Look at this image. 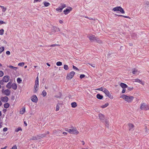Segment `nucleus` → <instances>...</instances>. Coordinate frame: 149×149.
I'll use <instances>...</instances> for the list:
<instances>
[{"mask_svg": "<svg viewBox=\"0 0 149 149\" xmlns=\"http://www.w3.org/2000/svg\"><path fill=\"white\" fill-rule=\"evenodd\" d=\"M69 129H68V128H65V131H67L69 132L68 130H69Z\"/></svg>", "mask_w": 149, "mask_h": 149, "instance_id": "69168bd1", "label": "nucleus"}, {"mask_svg": "<svg viewBox=\"0 0 149 149\" xmlns=\"http://www.w3.org/2000/svg\"><path fill=\"white\" fill-rule=\"evenodd\" d=\"M60 105V103H58L56 106V111H58L59 110V105Z\"/></svg>", "mask_w": 149, "mask_h": 149, "instance_id": "cd10ccee", "label": "nucleus"}, {"mask_svg": "<svg viewBox=\"0 0 149 149\" xmlns=\"http://www.w3.org/2000/svg\"><path fill=\"white\" fill-rule=\"evenodd\" d=\"M128 125L129 127V130H130L131 129H132L134 128V125L132 124H129Z\"/></svg>", "mask_w": 149, "mask_h": 149, "instance_id": "5701e85b", "label": "nucleus"}, {"mask_svg": "<svg viewBox=\"0 0 149 149\" xmlns=\"http://www.w3.org/2000/svg\"><path fill=\"white\" fill-rule=\"evenodd\" d=\"M120 6H118L113 8V10L114 11H119L120 8Z\"/></svg>", "mask_w": 149, "mask_h": 149, "instance_id": "b1692460", "label": "nucleus"}, {"mask_svg": "<svg viewBox=\"0 0 149 149\" xmlns=\"http://www.w3.org/2000/svg\"><path fill=\"white\" fill-rule=\"evenodd\" d=\"M6 24V23L4 22L3 21L0 20V24Z\"/></svg>", "mask_w": 149, "mask_h": 149, "instance_id": "5fc2aeb1", "label": "nucleus"}, {"mask_svg": "<svg viewBox=\"0 0 149 149\" xmlns=\"http://www.w3.org/2000/svg\"><path fill=\"white\" fill-rule=\"evenodd\" d=\"M43 3L45 7L49 6L50 5V3L46 1L44 2Z\"/></svg>", "mask_w": 149, "mask_h": 149, "instance_id": "aec40b11", "label": "nucleus"}, {"mask_svg": "<svg viewBox=\"0 0 149 149\" xmlns=\"http://www.w3.org/2000/svg\"><path fill=\"white\" fill-rule=\"evenodd\" d=\"M119 11H120L122 13H124L125 12L123 9L121 7H120Z\"/></svg>", "mask_w": 149, "mask_h": 149, "instance_id": "2f4dec72", "label": "nucleus"}, {"mask_svg": "<svg viewBox=\"0 0 149 149\" xmlns=\"http://www.w3.org/2000/svg\"><path fill=\"white\" fill-rule=\"evenodd\" d=\"M39 86V82H35V85L34 87V92L36 93L37 92L38 90V88Z\"/></svg>", "mask_w": 149, "mask_h": 149, "instance_id": "6e6552de", "label": "nucleus"}, {"mask_svg": "<svg viewBox=\"0 0 149 149\" xmlns=\"http://www.w3.org/2000/svg\"><path fill=\"white\" fill-rule=\"evenodd\" d=\"M46 134H43L42 135V137H45L46 136Z\"/></svg>", "mask_w": 149, "mask_h": 149, "instance_id": "774afa93", "label": "nucleus"}, {"mask_svg": "<svg viewBox=\"0 0 149 149\" xmlns=\"http://www.w3.org/2000/svg\"><path fill=\"white\" fill-rule=\"evenodd\" d=\"M61 6H60V8L62 9V10L63 8L66 7V4L62 3L61 4Z\"/></svg>", "mask_w": 149, "mask_h": 149, "instance_id": "a878e982", "label": "nucleus"}, {"mask_svg": "<svg viewBox=\"0 0 149 149\" xmlns=\"http://www.w3.org/2000/svg\"><path fill=\"white\" fill-rule=\"evenodd\" d=\"M7 147V146H5V147H3V148H1V149H6V148Z\"/></svg>", "mask_w": 149, "mask_h": 149, "instance_id": "338daca9", "label": "nucleus"}, {"mask_svg": "<svg viewBox=\"0 0 149 149\" xmlns=\"http://www.w3.org/2000/svg\"><path fill=\"white\" fill-rule=\"evenodd\" d=\"M47 94L45 90H44L42 92V95L43 97H45L46 96Z\"/></svg>", "mask_w": 149, "mask_h": 149, "instance_id": "7c9ffc66", "label": "nucleus"}, {"mask_svg": "<svg viewBox=\"0 0 149 149\" xmlns=\"http://www.w3.org/2000/svg\"><path fill=\"white\" fill-rule=\"evenodd\" d=\"M96 97L97 98L100 100L102 99L103 97V96L100 95V94H97Z\"/></svg>", "mask_w": 149, "mask_h": 149, "instance_id": "6ab92c4d", "label": "nucleus"}, {"mask_svg": "<svg viewBox=\"0 0 149 149\" xmlns=\"http://www.w3.org/2000/svg\"><path fill=\"white\" fill-rule=\"evenodd\" d=\"M4 82H5L2 79L0 81V84L1 85H3L4 84Z\"/></svg>", "mask_w": 149, "mask_h": 149, "instance_id": "09e8293b", "label": "nucleus"}, {"mask_svg": "<svg viewBox=\"0 0 149 149\" xmlns=\"http://www.w3.org/2000/svg\"><path fill=\"white\" fill-rule=\"evenodd\" d=\"M4 48L3 46L0 47V54L4 51Z\"/></svg>", "mask_w": 149, "mask_h": 149, "instance_id": "c85d7f7f", "label": "nucleus"}, {"mask_svg": "<svg viewBox=\"0 0 149 149\" xmlns=\"http://www.w3.org/2000/svg\"><path fill=\"white\" fill-rule=\"evenodd\" d=\"M140 109L142 110H147L149 109V106L144 103H142L140 107Z\"/></svg>", "mask_w": 149, "mask_h": 149, "instance_id": "f03ea898", "label": "nucleus"}, {"mask_svg": "<svg viewBox=\"0 0 149 149\" xmlns=\"http://www.w3.org/2000/svg\"><path fill=\"white\" fill-rule=\"evenodd\" d=\"M128 102H131L134 98V97L132 96H128L125 95H123L120 97Z\"/></svg>", "mask_w": 149, "mask_h": 149, "instance_id": "f257e3e1", "label": "nucleus"}, {"mask_svg": "<svg viewBox=\"0 0 149 149\" xmlns=\"http://www.w3.org/2000/svg\"><path fill=\"white\" fill-rule=\"evenodd\" d=\"M4 30L3 29L0 30V35H2L3 34Z\"/></svg>", "mask_w": 149, "mask_h": 149, "instance_id": "79ce46f5", "label": "nucleus"}, {"mask_svg": "<svg viewBox=\"0 0 149 149\" xmlns=\"http://www.w3.org/2000/svg\"><path fill=\"white\" fill-rule=\"evenodd\" d=\"M118 15L119 16L123 17L125 18H130V17L128 16H124V15Z\"/></svg>", "mask_w": 149, "mask_h": 149, "instance_id": "37998d69", "label": "nucleus"}, {"mask_svg": "<svg viewBox=\"0 0 149 149\" xmlns=\"http://www.w3.org/2000/svg\"><path fill=\"white\" fill-rule=\"evenodd\" d=\"M68 8H66L65 10H64L63 11V13L65 15H67L68 13H69L70 11L72 10V8L69 7Z\"/></svg>", "mask_w": 149, "mask_h": 149, "instance_id": "0eeeda50", "label": "nucleus"}, {"mask_svg": "<svg viewBox=\"0 0 149 149\" xmlns=\"http://www.w3.org/2000/svg\"><path fill=\"white\" fill-rule=\"evenodd\" d=\"M9 106H10V104L8 103H5L4 104V107L6 109L8 108L9 107Z\"/></svg>", "mask_w": 149, "mask_h": 149, "instance_id": "393cba45", "label": "nucleus"}, {"mask_svg": "<svg viewBox=\"0 0 149 149\" xmlns=\"http://www.w3.org/2000/svg\"><path fill=\"white\" fill-rule=\"evenodd\" d=\"M59 45H57V44H53V45H51L50 46V47H55V46H59Z\"/></svg>", "mask_w": 149, "mask_h": 149, "instance_id": "603ef678", "label": "nucleus"}, {"mask_svg": "<svg viewBox=\"0 0 149 149\" xmlns=\"http://www.w3.org/2000/svg\"><path fill=\"white\" fill-rule=\"evenodd\" d=\"M1 100L3 102H6L8 101V97L5 96L1 97Z\"/></svg>", "mask_w": 149, "mask_h": 149, "instance_id": "1a4fd4ad", "label": "nucleus"}, {"mask_svg": "<svg viewBox=\"0 0 149 149\" xmlns=\"http://www.w3.org/2000/svg\"><path fill=\"white\" fill-rule=\"evenodd\" d=\"M85 77V75L83 74H81L80 76V79H82Z\"/></svg>", "mask_w": 149, "mask_h": 149, "instance_id": "8fccbe9b", "label": "nucleus"}, {"mask_svg": "<svg viewBox=\"0 0 149 149\" xmlns=\"http://www.w3.org/2000/svg\"><path fill=\"white\" fill-rule=\"evenodd\" d=\"M103 92L109 98H111V95L109 91L106 88H104Z\"/></svg>", "mask_w": 149, "mask_h": 149, "instance_id": "39448f33", "label": "nucleus"}, {"mask_svg": "<svg viewBox=\"0 0 149 149\" xmlns=\"http://www.w3.org/2000/svg\"><path fill=\"white\" fill-rule=\"evenodd\" d=\"M89 64L91 66H92V67H95V64L92 65V64Z\"/></svg>", "mask_w": 149, "mask_h": 149, "instance_id": "e2e57ef3", "label": "nucleus"}, {"mask_svg": "<svg viewBox=\"0 0 149 149\" xmlns=\"http://www.w3.org/2000/svg\"><path fill=\"white\" fill-rule=\"evenodd\" d=\"M88 37L89 38L90 40L93 41H95V40L96 39V37L94 35H88Z\"/></svg>", "mask_w": 149, "mask_h": 149, "instance_id": "20e7f679", "label": "nucleus"}, {"mask_svg": "<svg viewBox=\"0 0 149 149\" xmlns=\"http://www.w3.org/2000/svg\"><path fill=\"white\" fill-rule=\"evenodd\" d=\"M133 88V87H128V91H130L131 90H132Z\"/></svg>", "mask_w": 149, "mask_h": 149, "instance_id": "3c124183", "label": "nucleus"}, {"mask_svg": "<svg viewBox=\"0 0 149 149\" xmlns=\"http://www.w3.org/2000/svg\"><path fill=\"white\" fill-rule=\"evenodd\" d=\"M74 74L75 72L74 71L71 72L69 74H67L66 79H71L73 77Z\"/></svg>", "mask_w": 149, "mask_h": 149, "instance_id": "7ed1b4c3", "label": "nucleus"}, {"mask_svg": "<svg viewBox=\"0 0 149 149\" xmlns=\"http://www.w3.org/2000/svg\"><path fill=\"white\" fill-rule=\"evenodd\" d=\"M17 81L18 83L20 84L21 83L22 80L21 79L19 78H18L17 79Z\"/></svg>", "mask_w": 149, "mask_h": 149, "instance_id": "e433bc0d", "label": "nucleus"}, {"mask_svg": "<svg viewBox=\"0 0 149 149\" xmlns=\"http://www.w3.org/2000/svg\"><path fill=\"white\" fill-rule=\"evenodd\" d=\"M37 140V138L36 136H33L30 139V140H34L36 141Z\"/></svg>", "mask_w": 149, "mask_h": 149, "instance_id": "72a5a7b5", "label": "nucleus"}, {"mask_svg": "<svg viewBox=\"0 0 149 149\" xmlns=\"http://www.w3.org/2000/svg\"><path fill=\"white\" fill-rule=\"evenodd\" d=\"M31 101L34 102H37L38 100V99L36 95H33L32 97Z\"/></svg>", "mask_w": 149, "mask_h": 149, "instance_id": "9d476101", "label": "nucleus"}, {"mask_svg": "<svg viewBox=\"0 0 149 149\" xmlns=\"http://www.w3.org/2000/svg\"><path fill=\"white\" fill-rule=\"evenodd\" d=\"M97 90L102 91L103 92L104 90V88H103L102 87L98 88L97 89Z\"/></svg>", "mask_w": 149, "mask_h": 149, "instance_id": "c03bdc74", "label": "nucleus"}, {"mask_svg": "<svg viewBox=\"0 0 149 149\" xmlns=\"http://www.w3.org/2000/svg\"><path fill=\"white\" fill-rule=\"evenodd\" d=\"M11 84L12 82H8L6 86L7 88L8 89L10 88L12 86Z\"/></svg>", "mask_w": 149, "mask_h": 149, "instance_id": "f3484780", "label": "nucleus"}, {"mask_svg": "<svg viewBox=\"0 0 149 149\" xmlns=\"http://www.w3.org/2000/svg\"><path fill=\"white\" fill-rule=\"evenodd\" d=\"M99 116L100 119L103 122L104 121H105V119L104 115L103 114L101 113L99 114Z\"/></svg>", "mask_w": 149, "mask_h": 149, "instance_id": "9b49d317", "label": "nucleus"}, {"mask_svg": "<svg viewBox=\"0 0 149 149\" xmlns=\"http://www.w3.org/2000/svg\"><path fill=\"white\" fill-rule=\"evenodd\" d=\"M109 105L108 103H106L104 105L101 106V107L102 108H104L107 107Z\"/></svg>", "mask_w": 149, "mask_h": 149, "instance_id": "473e14b6", "label": "nucleus"}, {"mask_svg": "<svg viewBox=\"0 0 149 149\" xmlns=\"http://www.w3.org/2000/svg\"><path fill=\"white\" fill-rule=\"evenodd\" d=\"M20 130H22V129L20 127H18L15 130V131L16 132H18Z\"/></svg>", "mask_w": 149, "mask_h": 149, "instance_id": "f704fd0d", "label": "nucleus"}, {"mask_svg": "<svg viewBox=\"0 0 149 149\" xmlns=\"http://www.w3.org/2000/svg\"><path fill=\"white\" fill-rule=\"evenodd\" d=\"M71 105L72 107L73 108H75L77 106V104L76 102H72L71 103Z\"/></svg>", "mask_w": 149, "mask_h": 149, "instance_id": "412c9836", "label": "nucleus"}, {"mask_svg": "<svg viewBox=\"0 0 149 149\" xmlns=\"http://www.w3.org/2000/svg\"><path fill=\"white\" fill-rule=\"evenodd\" d=\"M12 149H17V147L15 145L13 146L12 148Z\"/></svg>", "mask_w": 149, "mask_h": 149, "instance_id": "6e6d98bb", "label": "nucleus"}, {"mask_svg": "<svg viewBox=\"0 0 149 149\" xmlns=\"http://www.w3.org/2000/svg\"><path fill=\"white\" fill-rule=\"evenodd\" d=\"M56 64L57 66H59L62 65V63L61 62L58 61L56 63Z\"/></svg>", "mask_w": 149, "mask_h": 149, "instance_id": "58836bf2", "label": "nucleus"}, {"mask_svg": "<svg viewBox=\"0 0 149 149\" xmlns=\"http://www.w3.org/2000/svg\"><path fill=\"white\" fill-rule=\"evenodd\" d=\"M126 91V90L125 89V88H123V89L122 91V93H124Z\"/></svg>", "mask_w": 149, "mask_h": 149, "instance_id": "13d9d810", "label": "nucleus"}, {"mask_svg": "<svg viewBox=\"0 0 149 149\" xmlns=\"http://www.w3.org/2000/svg\"><path fill=\"white\" fill-rule=\"evenodd\" d=\"M8 67L10 68H12L13 69V68H15L12 65H10L9 66H8Z\"/></svg>", "mask_w": 149, "mask_h": 149, "instance_id": "052dcab7", "label": "nucleus"}, {"mask_svg": "<svg viewBox=\"0 0 149 149\" xmlns=\"http://www.w3.org/2000/svg\"><path fill=\"white\" fill-rule=\"evenodd\" d=\"M73 69H76V70H79L77 67H76V66H74L73 65Z\"/></svg>", "mask_w": 149, "mask_h": 149, "instance_id": "864d4df0", "label": "nucleus"}, {"mask_svg": "<svg viewBox=\"0 0 149 149\" xmlns=\"http://www.w3.org/2000/svg\"><path fill=\"white\" fill-rule=\"evenodd\" d=\"M6 53L8 55H9L10 54V52L9 51H7L6 52Z\"/></svg>", "mask_w": 149, "mask_h": 149, "instance_id": "bf43d9fd", "label": "nucleus"}, {"mask_svg": "<svg viewBox=\"0 0 149 149\" xmlns=\"http://www.w3.org/2000/svg\"><path fill=\"white\" fill-rule=\"evenodd\" d=\"M104 121L105 122V123H106V126L107 127H108V126L109 125V123H108V121L106 119H105V121Z\"/></svg>", "mask_w": 149, "mask_h": 149, "instance_id": "de8ad7c7", "label": "nucleus"}, {"mask_svg": "<svg viewBox=\"0 0 149 149\" xmlns=\"http://www.w3.org/2000/svg\"><path fill=\"white\" fill-rule=\"evenodd\" d=\"M12 88L14 90H15L17 89V86L16 84L15 83H14L12 84Z\"/></svg>", "mask_w": 149, "mask_h": 149, "instance_id": "a211bd4d", "label": "nucleus"}, {"mask_svg": "<svg viewBox=\"0 0 149 149\" xmlns=\"http://www.w3.org/2000/svg\"><path fill=\"white\" fill-rule=\"evenodd\" d=\"M79 132L76 129H74V130L73 131V132H72V134H78Z\"/></svg>", "mask_w": 149, "mask_h": 149, "instance_id": "4be33fe9", "label": "nucleus"}, {"mask_svg": "<svg viewBox=\"0 0 149 149\" xmlns=\"http://www.w3.org/2000/svg\"><path fill=\"white\" fill-rule=\"evenodd\" d=\"M145 130L146 132L148 133V132L147 130V129L146 128H146H145Z\"/></svg>", "mask_w": 149, "mask_h": 149, "instance_id": "0e129e2a", "label": "nucleus"}, {"mask_svg": "<svg viewBox=\"0 0 149 149\" xmlns=\"http://www.w3.org/2000/svg\"><path fill=\"white\" fill-rule=\"evenodd\" d=\"M25 110V108H22L19 111L20 113L21 114H23Z\"/></svg>", "mask_w": 149, "mask_h": 149, "instance_id": "bb28decb", "label": "nucleus"}, {"mask_svg": "<svg viewBox=\"0 0 149 149\" xmlns=\"http://www.w3.org/2000/svg\"><path fill=\"white\" fill-rule=\"evenodd\" d=\"M4 74L3 72L2 71H0V77H2Z\"/></svg>", "mask_w": 149, "mask_h": 149, "instance_id": "a18cd8bd", "label": "nucleus"}, {"mask_svg": "<svg viewBox=\"0 0 149 149\" xmlns=\"http://www.w3.org/2000/svg\"><path fill=\"white\" fill-rule=\"evenodd\" d=\"M24 62L20 63H18V65L20 66H23L24 65Z\"/></svg>", "mask_w": 149, "mask_h": 149, "instance_id": "a19ab883", "label": "nucleus"}, {"mask_svg": "<svg viewBox=\"0 0 149 149\" xmlns=\"http://www.w3.org/2000/svg\"><path fill=\"white\" fill-rule=\"evenodd\" d=\"M120 86L123 88H125L127 87V86L126 84L123 83L120 84Z\"/></svg>", "mask_w": 149, "mask_h": 149, "instance_id": "4468645a", "label": "nucleus"}, {"mask_svg": "<svg viewBox=\"0 0 149 149\" xmlns=\"http://www.w3.org/2000/svg\"><path fill=\"white\" fill-rule=\"evenodd\" d=\"M132 73L133 74H139V72L136 70L135 68H134L132 69Z\"/></svg>", "mask_w": 149, "mask_h": 149, "instance_id": "2eb2a0df", "label": "nucleus"}, {"mask_svg": "<svg viewBox=\"0 0 149 149\" xmlns=\"http://www.w3.org/2000/svg\"><path fill=\"white\" fill-rule=\"evenodd\" d=\"M8 130V128L7 127H5L3 129V131L4 132H6V131Z\"/></svg>", "mask_w": 149, "mask_h": 149, "instance_id": "4d7b16f0", "label": "nucleus"}, {"mask_svg": "<svg viewBox=\"0 0 149 149\" xmlns=\"http://www.w3.org/2000/svg\"><path fill=\"white\" fill-rule=\"evenodd\" d=\"M0 7L2 9V11L3 12H5L6 11V8L4 7V6H0Z\"/></svg>", "mask_w": 149, "mask_h": 149, "instance_id": "c756f323", "label": "nucleus"}, {"mask_svg": "<svg viewBox=\"0 0 149 149\" xmlns=\"http://www.w3.org/2000/svg\"><path fill=\"white\" fill-rule=\"evenodd\" d=\"M96 39L95 40V41H96L97 42L100 43L102 42L101 41L99 40L98 38H97V37L96 38Z\"/></svg>", "mask_w": 149, "mask_h": 149, "instance_id": "c9c22d12", "label": "nucleus"}, {"mask_svg": "<svg viewBox=\"0 0 149 149\" xmlns=\"http://www.w3.org/2000/svg\"><path fill=\"white\" fill-rule=\"evenodd\" d=\"M134 81L139 83L143 85L144 84V83L143 81L142 80H140L139 79H134Z\"/></svg>", "mask_w": 149, "mask_h": 149, "instance_id": "ddd939ff", "label": "nucleus"}, {"mask_svg": "<svg viewBox=\"0 0 149 149\" xmlns=\"http://www.w3.org/2000/svg\"><path fill=\"white\" fill-rule=\"evenodd\" d=\"M3 94L6 96H9L10 94V91L8 89L5 90L4 91Z\"/></svg>", "mask_w": 149, "mask_h": 149, "instance_id": "f8f14e48", "label": "nucleus"}, {"mask_svg": "<svg viewBox=\"0 0 149 149\" xmlns=\"http://www.w3.org/2000/svg\"><path fill=\"white\" fill-rule=\"evenodd\" d=\"M35 82H39L38 78V77H37L36 79Z\"/></svg>", "mask_w": 149, "mask_h": 149, "instance_id": "680f3d73", "label": "nucleus"}, {"mask_svg": "<svg viewBox=\"0 0 149 149\" xmlns=\"http://www.w3.org/2000/svg\"><path fill=\"white\" fill-rule=\"evenodd\" d=\"M10 78V77L9 76L6 75L3 77V78L2 80L5 82H7L9 81Z\"/></svg>", "mask_w": 149, "mask_h": 149, "instance_id": "423d86ee", "label": "nucleus"}, {"mask_svg": "<svg viewBox=\"0 0 149 149\" xmlns=\"http://www.w3.org/2000/svg\"><path fill=\"white\" fill-rule=\"evenodd\" d=\"M52 30H53L54 32L60 31L59 29L56 27H53Z\"/></svg>", "mask_w": 149, "mask_h": 149, "instance_id": "dca6fc26", "label": "nucleus"}, {"mask_svg": "<svg viewBox=\"0 0 149 149\" xmlns=\"http://www.w3.org/2000/svg\"><path fill=\"white\" fill-rule=\"evenodd\" d=\"M56 10L57 11H58L59 12H61L62 10V9L60 8V6H59L58 8H57L56 9Z\"/></svg>", "mask_w": 149, "mask_h": 149, "instance_id": "4c0bfd02", "label": "nucleus"}, {"mask_svg": "<svg viewBox=\"0 0 149 149\" xmlns=\"http://www.w3.org/2000/svg\"><path fill=\"white\" fill-rule=\"evenodd\" d=\"M64 68L65 70H67L69 68L68 66L66 65H64Z\"/></svg>", "mask_w": 149, "mask_h": 149, "instance_id": "ea45409f", "label": "nucleus"}, {"mask_svg": "<svg viewBox=\"0 0 149 149\" xmlns=\"http://www.w3.org/2000/svg\"><path fill=\"white\" fill-rule=\"evenodd\" d=\"M74 129H70L68 130L70 134H72V132H73Z\"/></svg>", "mask_w": 149, "mask_h": 149, "instance_id": "49530a36", "label": "nucleus"}]
</instances>
